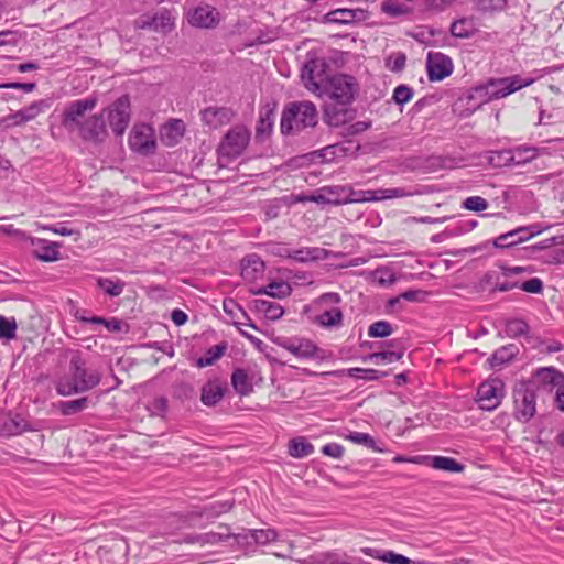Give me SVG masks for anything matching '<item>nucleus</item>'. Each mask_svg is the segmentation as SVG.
<instances>
[{"label":"nucleus","mask_w":564,"mask_h":564,"mask_svg":"<svg viewBox=\"0 0 564 564\" xmlns=\"http://www.w3.org/2000/svg\"><path fill=\"white\" fill-rule=\"evenodd\" d=\"M403 188H381L377 191H354L348 185L324 186L304 200L318 204L341 205L348 203L376 202L408 196Z\"/></svg>","instance_id":"f257e3e1"},{"label":"nucleus","mask_w":564,"mask_h":564,"mask_svg":"<svg viewBox=\"0 0 564 564\" xmlns=\"http://www.w3.org/2000/svg\"><path fill=\"white\" fill-rule=\"evenodd\" d=\"M98 370L88 369L79 351L70 355L68 373L61 377L55 386L59 395H72L89 391L100 383Z\"/></svg>","instance_id":"f03ea898"},{"label":"nucleus","mask_w":564,"mask_h":564,"mask_svg":"<svg viewBox=\"0 0 564 564\" xmlns=\"http://www.w3.org/2000/svg\"><path fill=\"white\" fill-rule=\"evenodd\" d=\"M317 121V109L312 101H293L285 105L280 128L283 134H295L307 128H314Z\"/></svg>","instance_id":"7ed1b4c3"},{"label":"nucleus","mask_w":564,"mask_h":564,"mask_svg":"<svg viewBox=\"0 0 564 564\" xmlns=\"http://www.w3.org/2000/svg\"><path fill=\"white\" fill-rule=\"evenodd\" d=\"M341 297L338 293H324L314 303L318 311L314 321L324 328L339 327L343 324V312L339 307Z\"/></svg>","instance_id":"20e7f679"},{"label":"nucleus","mask_w":564,"mask_h":564,"mask_svg":"<svg viewBox=\"0 0 564 564\" xmlns=\"http://www.w3.org/2000/svg\"><path fill=\"white\" fill-rule=\"evenodd\" d=\"M328 65L323 58H313L307 61L301 72V79L306 89L323 97L328 79L332 76L327 74Z\"/></svg>","instance_id":"39448f33"},{"label":"nucleus","mask_w":564,"mask_h":564,"mask_svg":"<svg viewBox=\"0 0 564 564\" xmlns=\"http://www.w3.org/2000/svg\"><path fill=\"white\" fill-rule=\"evenodd\" d=\"M97 105L95 97L77 99L65 105L62 113V124L68 131L79 130L86 120V113Z\"/></svg>","instance_id":"423d86ee"},{"label":"nucleus","mask_w":564,"mask_h":564,"mask_svg":"<svg viewBox=\"0 0 564 564\" xmlns=\"http://www.w3.org/2000/svg\"><path fill=\"white\" fill-rule=\"evenodd\" d=\"M324 96L340 105H348L352 101L356 93V82L352 77L338 74L328 79Z\"/></svg>","instance_id":"0eeeda50"},{"label":"nucleus","mask_w":564,"mask_h":564,"mask_svg":"<svg viewBox=\"0 0 564 564\" xmlns=\"http://www.w3.org/2000/svg\"><path fill=\"white\" fill-rule=\"evenodd\" d=\"M274 343L301 360L317 358L321 351L312 339L301 336L278 337Z\"/></svg>","instance_id":"6e6552de"},{"label":"nucleus","mask_w":564,"mask_h":564,"mask_svg":"<svg viewBox=\"0 0 564 564\" xmlns=\"http://www.w3.org/2000/svg\"><path fill=\"white\" fill-rule=\"evenodd\" d=\"M249 137L248 130L243 127L237 126L230 129L219 144V160L223 158L234 159L239 156L246 149Z\"/></svg>","instance_id":"1a4fd4ad"},{"label":"nucleus","mask_w":564,"mask_h":564,"mask_svg":"<svg viewBox=\"0 0 564 564\" xmlns=\"http://www.w3.org/2000/svg\"><path fill=\"white\" fill-rule=\"evenodd\" d=\"M492 100L505 98L521 88L534 83V78H523L520 75L491 78L487 80Z\"/></svg>","instance_id":"9d476101"},{"label":"nucleus","mask_w":564,"mask_h":564,"mask_svg":"<svg viewBox=\"0 0 564 564\" xmlns=\"http://www.w3.org/2000/svg\"><path fill=\"white\" fill-rule=\"evenodd\" d=\"M503 382L498 378H491L482 382L477 390V402L480 409L495 410L503 397Z\"/></svg>","instance_id":"9b49d317"},{"label":"nucleus","mask_w":564,"mask_h":564,"mask_svg":"<svg viewBox=\"0 0 564 564\" xmlns=\"http://www.w3.org/2000/svg\"><path fill=\"white\" fill-rule=\"evenodd\" d=\"M129 145L132 151L141 154L153 153L156 148L153 128L145 123L135 124L129 135Z\"/></svg>","instance_id":"f8f14e48"},{"label":"nucleus","mask_w":564,"mask_h":564,"mask_svg":"<svg viewBox=\"0 0 564 564\" xmlns=\"http://www.w3.org/2000/svg\"><path fill=\"white\" fill-rule=\"evenodd\" d=\"M187 21L195 28L214 29L220 22V13L208 3H199L187 11Z\"/></svg>","instance_id":"ddd939ff"},{"label":"nucleus","mask_w":564,"mask_h":564,"mask_svg":"<svg viewBox=\"0 0 564 564\" xmlns=\"http://www.w3.org/2000/svg\"><path fill=\"white\" fill-rule=\"evenodd\" d=\"M109 124L117 135H122L130 121V101L128 96L118 98L109 108Z\"/></svg>","instance_id":"4468645a"},{"label":"nucleus","mask_w":564,"mask_h":564,"mask_svg":"<svg viewBox=\"0 0 564 564\" xmlns=\"http://www.w3.org/2000/svg\"><path fill=\"white\" fill-rule=\"evenodd\" d=\"M516 416L523 422L529 421L535 413V393L525 386L517 388L513 393Z\"/></svg>","instance_id":"2eb2a0df"},{"label":"nucleus","mask_w":564,"mask_h":564,"mask_svg":"<svg viewBox=\"0 0 564 564\" xmlns=\"http://www.w3.org/2000/svg\"><path fill=\"white\" fill-rule=\"evenodd\" d=\"M426 69L430 80H443L453 73V62L441 52H430L426 58Z\"/></svg>","instance_id":"dca6fc26"},{"label":"nucleus","mask_w":564,"mask_h":564,"mask_svg":"<svg viewBox=\"0 0 564 564\" xmlns=\"http://www.w3.org/2000/svg\"><path fill=\"white\" fill-rule=\"evenodd\" d=\"M200 116L205 126L210 129H218L231 121L234 111L227 107L212 106L202 110Z\"/></svg>","instance_id":"f3484780"},{"label":"nucleus","mask_w":564,"mask_h":564,"mask_svg":"<svg viewBox=\"0 0 564 564\" xmlns=\"http://www.w3.org/2000/svg\"><path fill=\"white\" fill-rule=\"evenodd\" d=\"M368 11L364 9H336L324 15L327 23L334 24H351L368 19Z\"/></svg>","instance_id":"a211bd4d"},{"label":"nucleus","mask_w":564,"mask_h":564,"mask_svg":"<svg viewBox=\"0 0 564 564\" xmlns=\"http://www.w3.org/2000/svg\"><path fill=\"white\" fill-rule=\"evenodd\" d=\"M328 250L319 247L285 249V257L299 263L317 262L328 258Z\"/></svg>","instance_id":"6ab92c4d"},{"label":"nucleus","mask_w":564,"mask_h":564,"mask_svg":"<svg viewBox=\"0 0 564 564\" xmlns=\"http://www.w3.org/2000/svg\"><path fill=\"white\" fill-rule=\"evenodd\" d=\"M241 276L248 283H253L264 274L265 264L257 254H249L241 260Z\"/></svg>","instance_id":"aec40b11"},{"label":"nucleus","mask_w":564,"mask_h":564,"mask_svg":"<svg viewBox=\"0 0 564 564\" xmlns=\"http://www.w3.org/2000/svg\"><path fill=\"white\" fill-rule=\"evenodd\" d=\"M32 430L20 414H0V436H12Z\"/></svg>","instance_id":"412c9836"},{"label":"nucleus","mask_w":564,"mask_h":564,"mask_svg":"<svg viewBox=\"0 0 564 564\" xmlns=\"http://www.w3.org/2000/svg\"><path fill=\"white\" fill-rule=\"evenodd\" d=\"M226 383L219 379L208 380L200 391V401L206 406L216 405L225 395Z\"/></svg>","instance_id":"4be33fe9"},{"label":"nucleus","mask_w":564,"mask_h":564,"mask_svg":"<svg viewBox=\"0 0 564 564\" xmlns=\"http://www.w3.org/2000/svg\"><path fill=\"white\" fill-rule=\"evenodd\" d=\"M175 15L171 10L161 9L148 21H144L142 28H150L158 32H170L174 28Z\"/></svg>","instance_id":"5701e85b"},{"label":"nucleus","mask_w":564,"mask_h":564,"mask_svg":"<svg viewBox=\"0 0 564 564\" xmlns=\"http://www.w3.org/2000/svg\"><path fill=\"white\" fill-rule=\"evenodd\" d=\"M85 140H98L106 134V124L101 116L94 115L85 120L78 130Z\"/></svg>","instance_id":"b1692460"},{"label":"nucleus","mask_w":564,"mask_h":564,"mask_svg":"<svg viewBox=\"0 0 564 564\" xmlns=\"http://www.w3.org/2000/svg\"><path fill=\"white\" fill-rule=\"evenodd\" d=\"M32 245L36 246L35 254L37 259L46 262L56 261L59 259V245L46 239H32Z\"/></svg>","instance_id":"393cba45"},{"label":"nucleus","mask_w":564,"mask_h":564,"mask_svg":"<svg viewBox=\"0 0 564 564\" xmlns=\"http://www.w3.org/2000/svg\"><path fill=\"white\" fill-rule=\"evenodd\" d=\"M185 131V124L180 119H174L169 121L162 129L161 138L162 141L172 147L178 142V140L183 137Z\"/></svg>","instance_id":"a878e982"},{"label":"nucleus","mask_w":564,"mask_h":564,"mask_svg":"<svg viewBox=\"0 0 564 564\" xmlns=\"http://www.w3.org/2000/svg\"><path fill=\"white\" fill-rule=\"evenodd\" d=\"M422 463H426L434 469L460 473L464 466L452 457L446 456H422Z\"/></svg>","instance_id":"bb28decb"},{"label":"nucleus","mask_w":564,"mask_h":564,"mask_svg":"<svg viewBox=\"0 0 564 564\" xmlns=\"http://www.w3.org/2000/svg\"><path fill=\"white\" fill-rule=\"evenodd\" d=\"M539 231L529 232V228L519 227L514 230H511L507 234L500 235L497 238L496 245L499 247H509L517 245L519 242L527 241L532 236L536 235Z\"/></svg>","instance_id":"cd10ccee"},{"label":"nucleus","mask_w":564,"mask_h":564,"mask_svg":"<svg viewBox=\"0 0 564 564\" xmlns=\"http://www.w3.org/2000/svg\"><path fill=\"white\" fill-rule=\"evenodd\" d=\"M52 107L51 99H40L31 102L29 106L21 108L23 122L26 124L36 119L41 113H44Z\"/></svg>","instance_id":"c85d7f7f"},{"label":"nucleus","mask_w":564,"mask_h":564,"mask_svg":"<svg viewBox=\"0 0 564 564\" xmlns=\"http://www.w3.org/2000/svg\"><path fill=\"white\" fill-rule=\"evenodd\" d=\"M288 453L294 458H304L314 453V446L304 437L299 436L289 441Z\"/></svg>","instance_id":"c756f323"},{"label":"nucleus","mask_w":564,"mask_h":564,"mask_svg":"<svg viewBox=\"0 0 564 564\" xmlns=\"http://www.w3.org/2000/svg\"><path fill=\"white\" fill-rule=\"evenodd\" d=\"M254 308L270 321L280 319L284 313L280 304L267 300H256Z\"/></svg>","instance_id":"7c9ffc66"},{"label":"nucleus","mask_w":564,"mask_h":564,"mask_svg":"<svg viewBox=\"0 0 564 564\" xmlns=\"http://www.w3.org/2000/svg\"><path fill=\"white\" fill-rule=\"evenodd\" d=\"M291 286L284 281H274L269 283L267 286L259 288L252 291L254 294H267L272 297H285L291 294Z\"/></svg>","instance_id":"2f4dec72"},{"label":"nucleus","mask_w":564,"mask_h":564,"mask_svg":"<svg viewBox=\"0 0 564 564\" xmlns=\"http://www.w3.org/2000/svg\"><path fill=\"white\" fill-rule=\"evenodd\" d=\"M535 379L542 384L557 388L564 382V375L553 368H541L536 370Z\"/></svg>","instance_id":"473e14b6"},{"label":"nucleus","mask_w":564,"mask_h":564,"mask_svg":"<svg viewBox=\"0 0 564 564\" xmlns=\"http://www.w3.org/2000/svg\"><path fill=\"white\" fill-rule=\"evenodd\" d=\"M231 384L240 395H248L252 392L253 387L243 369H236L231 375Z\"/></svg>","instance_id":"72a5a7b5"},{"label":"nucleus","mask_w":564,"mask_h":564,"mask_svg":"<svg viewBox=\"0 0 564 564\" xmlns=\"http://www.w3.org/2000/svg\"><path fill=\"white\" fill-rule=\"evenodd\" d=\"M467 99L474 101L473 107L477 108L484 104L492 101L488 83H484L471 88L467 94Z\"/></svg>","instance_id":"f704fd0d"},{"label":"nucleus","mask_w":564,"mask_h":564,"mask_svg":"<svg viewBox=\"0 0 564 564\" xmlns=\"http://www.w3.org/2000/svg\"><path fill=\"white\" fill-rule=\"evenodd\" d=\"M476 26L471 19L464 18L457 20L451 25V33L455 37L467 39L475 34Z\"/></svg>","instance_id":"c9c22d12"},{"label":"nucleus","mask_w":564,"mask_h":564,"mask_svg":"<svg viewBox=\"0 0 564 564\" xmlns=\"http://www.w3.org/2000/svg\"><path fill=\"white\" fill-rule=\"evenodd\" d=\"M227 350V344L220 343L210 347L203 357L197 359V366L199 368L208 367L215 364L219 358L224 356Z\"/></svg>","instance_id":"e433bc0d"},{"label":"nucleus","mask_w":564,"mask_h":564,"mask_svg":"<svg viewBox=\"0 0 564 564\" xmlns=\"http://www.w3.org/2000/svg\"><path fill=\"white\" fill-rule=\"evenodd\" d=\"M403 349L382 350L370 354L366 359L376 365L392 364L394 361L400 360L403 357Z\"/></svg>","instance_id":"4c0bfd02"},{"label":"nucleus","mask_w":564,"mask_h":564,"mask_svg":"<svg viewBox=\"0 0 564 564\" xmlns=\"http://www.w3.org/2000/svg\"><path fill=\"white\" fill-rule=\"evenodd\" d=\"M505 333L511 338L527 336L529 333V325L522 318L508 319L505 325Z\"/></svg>","instance_id":"58836bf2"},{"label":"nucleus","mask_w":564,"mask_h":564,"mask_svg":"<svg viewBox=\"0 0 564 564\" xmlns=\"http://www.w3.org/2000/svg\"><path fill=\"white\" fill-rule=\"evenodd\" d=\"M97 284L110 296L120 295L124 288V283L119 279L99 278Z\"/></svg>","instance_id":"ea45409f"},{"label":"nucleus","mask_w":564,"mask_h":564,"mask_svg":"<svg viewBox=\"0 0 564 564\" xmlns=\"http://www.w3.org/2000/svg\"><path fill=\"white\" fill-rule=\"evenodd\" d=\"M516 354L514 346H503L497 349L490 358V364L492 368L501 367L502 365L509 362Z\"/></svg>","instance_id":"a19ab883"},{"label":"nucleus","mask_w":564,"mask_h":564,"mask_svg":"<svg viewBox=\"0 0 564 564\" xmlns=\"http://www.w3.org/2000/svg\"><path fill=\"white\" fill-rule=\"evenodd\" d=\"M18 325L14 317L0 315V339L12 340L17 337Z\"/></svg>","instance_id":"79ce46f5"},{"label":"nucleus","mask_w":564,"mask_h":564,"mask_svg":"<svg viewBox=\"0 0 564 564\" xmlns=\"http://www.w3.org/2000/svg\"><path fill=\"white\" fill-rule=\"evenodd\" d=\"M347 440H349L350 442L355 443V444H358V445H364L366 446L367 448H370L375 452H383L382 448L378 447L377 446V443L376 441L373 440V437L367 433H362V432H351L347 435L346 437Z\"/></svg>","instance_id":"37998d69"},{"label":"nucleus","mask_w":564,"mask_h":564,"mask_svg":"<svg viewBox=\"0 0 564 564\" xmlns=\"http://www.w3.org/2000/svg\"><path fill=\"white\" fill-rule=\"evenodd\" d=\"M348 148L340 143H335L328 147H325L321 151V156L323 161L332 162L337 159L344 158L347 155Z\"/></svg>","instance_id":"c03bdc74"},{"label":"nucleus","mask_w":564,"mask_h":564,"mask_svg":"<svg viewBox=\"0 0 564 564\" xmlns=\"http://www.w3.org/2000/svg\"><path fill=\"white\" fill-rule=\"evenodd\" d=\"M512 165H522L531 162L536 158V150L534 148H516L511 149Z\"/></svg>","instance_id":"a18cd8bd"},{"label":"nucleus","mask_w":564,"mask_h":564,"mask_svg":"<svg viewBox=\"0 0 564 564\" xmlns=\"http://www.w3.org/2000/svg\"><path fill=\"white\" fill-rule=\"evenodd\" d=\"M392 334V326L387 321L372 323L368 328V336L371 338H384Z\"/></svg>","instance_id":"49530a36"},{"label":"nucleus","mask_w":564,"mask_h":564,"mask_svg":"<svg viewBox=\"0 0 564 564\" xmlns=\"http://www.w3.org/2000/svg\"><path fill=\"white\" fill-rule=\"evenodd\" d=\"M88 399L80 398L70 401H64L59 404V410L64 415L75 414L87 408Z\"/></svg>","instance_id":"de8ad7c7"},{"label":"nucleus","mask_w":564,"mask_h":564,"mask_svg":"<svg viewBox=\"0 0 564 564\" xmlns=\"http://www.w3.org/2000/svg\"><path fill=\"white\" fill-rule=\"evenodd\" d=\"M488 202L480 196H469L465 198L462 203V207L471 212H484L488 208Z\"/></svg>","instance_id":"09e8293b"},{"label":"nucleus","mask_w":564,"mask_h":564,"mask_svg":"<svg viewBox=\"0 0 564 564\" xmlns=\"http://www.w3.org/2000/svg\"><path fill=\"white\" fill-rule=\"evenodd\" d=\"M511 149L491 152L489 161L494 166H511L512 165Z\"/></svg>","instance_id":"8fccbe9b"},{"label":"nucleus","mask_w":564,"mask_h":564,"mask_svg":"<svg viewBox=\"0 0 564 564\" xmlns=\"http://www.w3.org/2000/svg\"><path fill=\"white\" fill-rule=\"evenodd\" d=\"M381 10L390 17H400L409 12V9L397 1L387 0L381 3Z\"/></svg>","instance_id":"3c124183"},{"label":"nucleus","mask_w":564,"mask_h":564,"mask_svg":"<svg viewBox=\"0 0 564 564\" xmlns=\"http://www.w3.org/2000/svg\"><path fill=\"white\" fill-rule=\"evenodd\" d=\"M405 62H406L405 54L402 52H397V53L391 54L386 59V66L389 70H391L393 73H398V72H401L404 69Z\"/></svg>","instance_id":"603ef678"},{"label":"nucleus","mask_w":564,"mask_h":564,"mask_svg":"<svg viewBox=\"0 0 564 564\" xmlns=\"http://www.w3.org/2000/svg\"><path fill=\"white\" fill-rule=\"evenodd\" d=\"M413 98V89L408 85H399L393 90L392 99L395 104L403 106Z\"/></svg>","instance_id":"864d4df0"},{"label":"nucleus","mask_w":564,"mask_h":564,"mask_svg":"<svg viewBox=\"0 0 564 564\" xmlns=\"http://www.w3.org/2000/svg\"><path fill=\"white\" fill-rule=\"evenodd\" d=\"M349 375L358 379L378 380L383 376V372L376 369L351 368L349 369Z\"/></svg>","instance_id":"5fc2aeb1"},{"label":"nucleus","mask_w":564,"mask_h":564,"mask_svg":"<svg viewBox=\"0 0 564 564\" xmlns=\"http://www.w3.org/2000/svg\"><path fill=\"white\" fill-rule=\"evenodd\" d=\"M252 538L258 544H268L278 539V533L273 529L254 530Z\"/></svg>","instance_id":"6e6d98bb"},{"label":"nucleus","mask_w":564,"mask_h":564,"mask_svg":"<svg viewBox=\"0 0 564 564\" xmlns=\"http://www.w3.org/2000/svg\"><path fill=\"white\" fill-rule=\"evenodd\" d=\"M373 279L380 286H389L397 281L395 275L387 269H379L375 271Z\"/></svg>","instance_id":"4d7b16f0"},{"label":"nucleus","mask_w":564,"mask_h":564,"mask_svg":"<svg viewBox=\"0 0 564 564\" xmlns=\"http://www.w3.org/2000/svg\"><path fill=\"white\" fill-rule=\"evenodd\" d=\"M505 0H477L476 7L479 11L489 12L501 10L505 7Z\"/></svg>","instance_id":"13d9d810"},{"label":"nucleus","mask_w":564,"mask_h":564,"mask_svg":"<svg viewBox=\"0 0 564 564\" xmlns=\"http://www.w3.org/2000/svg\"><path fill=\"white\" fill-rule=\"evenodd\" d=\"M519 289L528 293L538 294L543 290V282L539 278H532L528 281L519 283Z\"/></svg>","instance_id":"bf43d9fd"},{"label":"nucleus","mask_w":564,"mask_h":564,"mask_svg":"<svg viewBox=\"0 0 564 564\" xmlns=\"http://www.w3.org/2000/svg\"><path fill=\"white\" fill-rule=\"evenodd\" d=\"M274 122L273 110L267 109L261 111L259 124L257 127L258 132H264L267 129H271Z\"/></svg>","instance_id":"052dcab7"},{"label":"nucleus","mask_w":564,"mask_h":564,"mask_svg":"<svg viewBox=\"0 0 564 564\" xmlns=\"http://www.w3.org/2000/svg\"><path fill=\"white\" fill-rule=\"evenodd\" d=\"M381 561L390 564H411V560L404 555L397 554L392 551L382 553Z\"/></svg>","instance_id":"680f3d73"},{"label":"nucleus","mask_w":564,"mask_h":564,"mask_svg":"<svg viewBox=\"0 0 564 564\" xmlns=\"http://www.w3.org/2000/svg\"><path fill=\"white\" fill-rule=\"evenodd\" d=\"M0 234L12 236L21 241L30 239L23 230L14 228L13 225H0Z\"/></svg>","instance_id":"e2e57ef3"},{"label":"nucleus","mask_w":564,"mask_h":564,"mask_svg":"<svg viewBox=\"0 0 564 564\" xmlns=\"http://www.w3.org/2000/svg\"><path fill=\"white\" fill-rule=\"evenodd\" d=\"M322 453L333 458H341L344 455V447L337 443H328L322 447Z\"/></svg>","instance_id":"0e129e2a"},{"label":"nucleus","mask_w":564,"mask_h":564,"mask_svg":"<svg viewBox=\"0 0 564 564\" xmlns=\"http://www.w3.org/2000/svg\"><path fill=\"white\" fill-rule=\"evenodd\" d=\"M43 228L45 230H50V231H52L56 235H61V236H72L74 234L78 235V231H75L72 228H69L66 223H58L55 225L45 226Z\"/></svg>","instance_id":"69168bd1"},{"label":"nucleus","mask_w":564,"mask_h":564,"mask_svg":"<svg viewBox=\"0 0 564 564\" xmlns=\"http://www.w3.org/2000/svg\"><path fill=\"white\" fill-rule=\"evenodd\" d=\"M18 41H19V36H18L17 32L9 31V30L0 32V46L17 45Z\"/></svg>","instance_id":"338daca9"},{"label":"nucleus","mask_w":564,"mask_h":564,"mask_svg":"<svg viewBox=\"0 0 564 564\" xmlns=\"http://www.w3.org/2000/svg\"><path fill=\"white\" fill-rule=\"evenodd\" d=\"M231 507L232 503L229 501L214 502L210 505L209 510L212 514L219 516L221 513L229 511Z\"/></svg>","instance_id":"774afa93"}]
</instances>
